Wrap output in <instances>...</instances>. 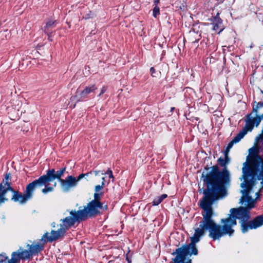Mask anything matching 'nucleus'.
<instances>
[{"mask_svg":"<svg viewBox=\"0 0 263 263\" xmlns=\"http://www.w3.org/2000/svg\"><path fill=\"white\" fill-rule=\"evenodd\" d=\"M218 165L204 166L201 176L203 185V196L200 202L213 205L215 201L227 196L231 175L228 170H220Z\"/></svg>","mask_w":263,"mask_h":263,"instance_id":"f257e3e1","label":"nucleus"},{"mask_svg":"<svg viewBox=\"0 0 263 263\" xmlns=\"http://www.w3.org/2000/svg\"><path fill=\"white\" fill-rule=\"evenodd\" d=\"M231 214L227 218H222L220 223L222 225L216 223L212 217V222L215 231L218 237V240L228 235L232 236L234 233V230L233 227L237 224L236 220L240 219V230L243 234L246 233L249 230L256 229L258 228L255 218L252 220H249L251 217L249 216L247 210L246 208H232L230 210Z\"/></svg>","mask_w":263,"mask_h":263,"instance_id":"f03ea898","label":"nucleus"},{"mask_svg":"<svg viewBox=\"0 0 263 263\" xmlns=\"http://www.w3.org/2000/svg\"><path fill=\"white\" fill-rule=\"evenodd\" d=\"M66 230L62 223L60 224V228L58 230H52L49 236L48 232L45 233L42 238L36 243L31 245L28 244V250H24L22 247L17 250L18 256L20 260H26L30 259L33 256L37 255L44 249L45 244L46 242H52L58 239H62L65 235Z\"/></svg>","mask_w":263,"mask_h":263,"instance_id":"7ed1b4c3","label":"nucleus"},{"mask_svg":"<svg viewBox=\"0 0 263 263\" xmlns=\"http://www.w3.org/2000/svg\"><path fill=\"white\" fill-rule=\"evenodd\" d=\"M103 203H97L93 201L89 202L83 209H80V206L78 211L72 210L70 211V216L60 220L62 224L66 231L73 227L76 222L80 223L85 221L88 218L96 217L101 214L100 210L103 209Z\"/></svg>","mask_w":263,"mask_h":263,"instance_id":"20e7f679","label":"nucleus"},{"mask_svg":"<svg viewBox=\"0 0 263 263\" xmlns=\"http://www.w3.org/2000/svg\"><path fill=\"white\" fill-rule=\"evenodd\" d=\"M199 206L204 211L202 213L203 218L199 223V228L195 229L194 235L191 238V243L196 244L198 242L206 231H209V237L213 240H218L212 222L214 214L212 205L199 201Z\"/></svg>","mask_w":263,"mask_h":263,"instance_id":"39448f33","label":"nucleus"},{"mask_svg":"<svg viewBox=\"0 0 263 263\" xmlns=\"http://www.w3.org/2000/svg\"><path fill=\"white\" fill-rule=\"evenodd\" d=\"M66 170V166L60 168L57 171H55L53 168V171H50L51 172H48V175L45 178V181L47 182L48 181L55 180L57 179L60 182L61 186L64 191H69L71 188L74 187L77 185L78 182L83 179L84 177V175L80 174L77 178L71 175H69L64 179L62 178V177Z\"/></svg>","mask_w":263,"mask_h":263,"instance_id":"423d86ee","label":"nucleus"},{"mask_svg":"<svg viewBox=\"0 0 263 263\" xmlns=\"http://www.w3.org/2000/svg\"><path fill=\"white\" fill-rule=\"evenodd\" d=\"M5 179L0 183V204L9 200L6 196L8 192L10 191L12 193L10 200L14 202H18L23 204L24 197V192L15 190L11 186L12 176L10 173H6L4 175Z\"/></svg>","mask_w":263,"mask_h":263,"instance_id":"0eeeda50","label":"nucleus"},{"mask_svg":"<svg viewBox=\"0 0 263 263\" xmlns=\"http://www.w3.org/2000/svg\"><path fill=\"white\" fill-rule=\"evenodd\" d=\"M53 170V168H49L46 171L45 174L41 176L38 179L33 180L26 185V189L24 191L23 204L26 203L27 201L32 198L34 191L37 189H40L44 186L45 187L42 190V192L44 194L53 191V187L49 185L50 183L54 180L48 181L47 182L45 181V178L48 175V172H51L50 171Z\"/></svg>","mask_w":263,"mask_h":263,"instance_id":"6e6552de","label":"nucleus"},{"mask_svg":"<svg viewBox=\"0 0 263 263\" xmlns=\"http://www.w3.org/2000/svg\"><path fill=\"white\" fill-rule=\"evenodd\" d=\"M26 100L22 97L17 96L12 99L10 101L11 106L7 107L8 114L10 115V118L12 119V117L14 115H18L19 112L22 114L26 112L25 107Z\"/></svg>","mask_w":263,"mask_h":263,"instance_id":"1a4fd4ad","label":"nucleus"},{"mask_svg":"<svg viewBox=\"0 0 263 263\" xmlns=\"http://www.w3.org/2000/svg\"><path fill=\"white\" fill-rule=\"evenodd\" d=\"M242 172L244 181L241 183V187L245 189L241 192L243 194H249L254 184L253 179L256 175H253V171L248 165L243 167Z\"/></svg>","mask_w":263,"mask_h":263,"instance_id":"9d476101","label":"nucleus"},{"mask_svg":"<svg viewBox=\"0 0 263 263\" xmlns=\"http://www.w3.org/2000/svg\"><path fill=\"white\" fill-rule=\"evenodd\" d=\"M247 165L253 171V175L263 177V158L256 154L252 155Z\"/></svg>","mask_w":263,"mask_h":263,"instance_id":"9b49d317","label":"nucleus"},{"mask_svg":"<svg viewBox=\"0 0 263 263\" xmlns=\"http://www.w3.org/2000/svg\"><path fill=\"white\" fill-rule=\"evenodd\" d=\"M98 89L96 84H90L87 86L81 91L77 90L73 98L77 100V102L84 101L88 98V96L91 93H94Z\"/></svg>","mask_w":263,"mask_h":263,"instance_id":"f8f14e48","label":"nucleus"},{"mask_svg":"<svg viewBox=\"0 0 263 263\" xmlns=\"http://www.w3.org/2000/svg\"><path fill=\"white\" fill-rule=\"evenodd\" d=\"M175 251L183 253L184 255L192 254L197 255L198 254V250L196 244L189 243L188 245H183L181 247L177 248Z\"/></svg>","mask_w":263,"mask_h":263,"instance_id":"ddd939ff","label":"nucleus"},{"mask_svg":"<svg viewBox=\"0 0 263 263\" xmlns=\"http://www.w3.org/2000/svg\"><path fill=\"white\" fill-rule=\"evenodd\" d=\"M17 251L13 252L11 255V258L9 259L6 253H2L0 254V263H10L12 260L13 261V263H20L21 260L19 256L17 255Z\"/></svg>","mask_w":263,"mask_h":263,"instance_id":"4468645a","label":"nucleus"},{"mask_svg":"<svg viewBox=\"0 0 263 263\" xmlns=\"http://www.w3.org/2000/svg\"><path fill=\"white\" fill-rule=\"evenodd\" d=\"M211 21L212 22L213 30L218 33H220L224 29L222 24L223 21L220 17L219 13H217L215 16L212 17L211 18Z\"/></svg>","mask_w":263,"mask_h":263,"instance_id":"2eb2a0df","label":"nucleus"},{"mask_svg":"<svg viewBox=\"0 0 263 263\" xmlns=\"http://www.w3.org/2000/svg\"><path fill=\"white\" fill-rule=\"evenodd\" d=\"M240 202L241 203L244 202H248L247 206H240L239 208H246L247 210L248 213H249V216L251 217L250 210L253 208L255 206L254 200L253 199L252 197L249 195V194H244L241 198Z\"/></svg>","mask_w":263,"mask_h":263,"instance_id":"dca6fc26","label":"nucleus"},{"mask_svg":"<svg viewBox=\"0 0 263 263\" xmlns=\"http://www.w3.org/2000/svg\"><path fill=\"white\" fill-rule=\"evenodd\" d=\"M245 132L243 131L241 133H238L237 135L233 139V140L229 143L228 144L226 149L224 151V154H227L229 155V153L230 149L232 147L234 144L238 143L240 141V140L243 138L245 136Z\"/></svg>","mask_w":263,"mask_h":263,"instance_id":"f3484780","label":"nucleus"},{"mask_svg":"<svg viewBox=\"0 0 263 263\" xmlns=\"http://www.w3.org/2000/svg\"><path fill=\"white\" fill-rule=\"evenodd\" d=\"M172 254H176V263H192L191 259L189 258L186 260V257L187 255H184L183 253L175 251Z\"/></svg>","mask_w":263,"mask_h":263,"instance_id":"a211bd4d","label":"nucleus"},{"mask_svg":"<svg viewBox=\"0 0 263 263\" xmlns=\"http://www.w3.org/2000/svg\"><path fill=\"white\" fill-rule=\"evenodd\" d=\"M251 114H249L247 116V119L246 120L245 127L243 128L241 130H240L239 133H241L243 131H245L246 133L245 134V135L246 134H247L248 131H251L253 129V128L254 126V123L253 122L252 120H251Z\"/></svg>","mask_w":263,"mask_h":263,"instance_id":"6ab92c4d","label":"nucleus"},{"mask_svg":"<svg viewBox=\"0 0 263 263\" xmlns=\"http://www.w3.org/2000/svg\"><path fill=\"white\" fill-rule=\"evenodd\" d=\"M188 40L192 43H197L200 39V34H198V32L194 30L190 31L188 35Z\"/></svg>","mask_w":263,"mask_h":263,"instance_id":"aec40b11","label":"nucleus"},{"mask_svg":"<svg viewBox=\"0 0 263 263\" xmlns=\"http://www.w3.org/2000/svg\"><path fill=\"white\" fill-rule=\"evenodd\" d=\"M57 24V21H49L46 23V25L42 28V29L43 31L51 30V28L55 27Z\"/></svg>","mask_w":263,"mask_h":263,"instance_id":"412c9836","label":"nucleus"},{"mask_svg":"<svg viewBox=\"0 0 263 263\" xmlns=\"http://www.w3.org/2000/svg\"><path fill=\"white\" fill-rule=\"evenodd\" d=\"M167 195L165 194H162L160 196L157 197L155 199H154L152 204L153 205L156 206L158 205L159 204H160L163 200L167 198Z\"/></svg>","mask_w":263,"mask_h":263,"instance_id":"4be33fe9","label":"nucleus"},{"mask_svg":"<svg viewBox=\"0 0 263 263\" xmlns=\"http://www.w3.org/2000/svg\"><path fill=\"white\" fill-rule=\"evenodd\" d=\"M251 120L254 123V125L257 126L260 123L261 120L263 119V114L260 115H256L255 118L251 117Z\"/></svg>","mask_w":263,"mask_h":263,"instance_id":"5701e85b","label":"nucleus"},{"mask_svg":"<svg viewBox=\"0 0 263 263\" xmlns=\"http://www.w3.org/2000/svg\"><path fill=\"white\" fill-rule=\"evenodd\" d=\"M103 194V192H101L100 193H95L93 195V199L91 200V201L102 203L101 201V196Z\"/></svg>","mask_w":263,"mask_h":263,"instance_id":"b1692460","label":"nucleus"},{"mask_svg":"<svg viewBox=\"0 0 263 263\" xmlns=\"http://www.w3.org/2000/svg\"><path fill=\"white\" fill-rule=\"evenodd\" d=\"M255 219L254 222H256L258 228L263 225V214L255 217Z\"/></svg>","mask_w":263,"mask_h":263,"instance_id":"393cba45","label":"nucleus"},{"mask_svg":"<svg viewBox=\"0 0 263 263\" xmlns=\"http://www.w3.org/2000/svg\"><path fill=\"white\" fill-rule=\"evenodd\" d=\"M218 164L222 167V168H226V170H228L227 168V164L225 162L224 159L222 157H220L218 159L217 161Z\"/></svg>","mask_w":263,"mask_h":263,"instance_id":"a878e982","label":"nucleus"},{"mask_svg":"<svg viewBox=\"0 0 263 263\" xmlns=\"http://www.w3.org/2000/svg\"><path fill=\"white\" fill-rule=\"evenodd\" d=\"M101 174L102 175H105V174H108L109 175V178L110 179H112V182H114V179H115V177L113 175V174H112V171L110 169V168H108L106 172H101Z\"/></svg>","mask_w":263,"mask_h":263,"instance_id":"bb28decb","label":"nucleus"},{"mask_svg":"<svg viewBox=\"0 0 263 263\" xmlns=\"http://www.w3.org/2000/svg\"><path fill=\"white\" fill-rule=\"evenodd\" d=\"M159 15H160V9L158 6L156 5L153 9V16L157 18Z\"/></svg>","mask_w":263,"mask_h":263,"instance_id":"cd10ccee","label":"nucleus"},{"mask_svg":"<svg viewBox=\"0 0 263 263\" xmlns=\"http://www.w3.org/2000/svg\"><path fill=\"white\" fill-rule=\"evenodd\" d=\"M96 14L92 12L91 11H89V12L86 13L84 16L83 18L85 20L92 18L96 16Z\"/></svg>","mask_w":263,"mask_h":263,"instance_id":"c85d7f7f","label":"nucleus"},{"mask_svg":"<svg viewBox=\"0 0 263 263\" xmlns=\"http://www.w3.org/2000/svg\"><path fill=\"white\" fill-rule=\"evenodd\" d=\"M263 107V102H259L257 103L255 107H253V111L257 113L258 109Z\"/></svg>","mask_w":263,"mask_h":263,"instance_id":"c756f323","label":"nucleus"},{"mask_svg":"<svg viewBox=\"0 0 263 263\" xmlns=\"http://www.w3.org/2000/svg\"><path fill=\"white\" fill-rule=\"evenodd\" d=\"M44 32H45V33L46 34H47L48 36V40L50 42H52V30H46V31H44Z\"/></svg>","mask_w":263,"mask_h":263,"instance_id":"7c9ffc66","label":"nucleus"},{"mask_svg":"<svg viewBox=\"0 0 263 263\" xmlns=\"http://www.w3.org/2000/svg\"><path fill=\"white\" fill-rule=\"evenodd\" d=\"M105 185V183H103V182H102L101 185H97L95 186V191L96 193H98L99 191H100L101 189H103V186H104Z\"/></svg>","mask_w":263,"mask_h":263,"instance_id":"2f4dec72","label":"nucleus"},{"mask_svg":"<svg viewBox=\"0 0 263 263\" xmlns=\"http://www.w3.org/2000/svg\"><path fill=\"white\" fill-rule=\"evenodd\" d=\"M82 174L84 175V178H85V179L88 181V179L87 178H90V177L92 175V171H90L89 172H88L87 173H85V174H83L82 173Z\"/></svg>","mask_w":263,"mask_h":263,"instance_id":"473e14b6","label":"nucleus"},{"mask_svg":"<svg viewBox=\"0 0 263 263\" xmlns=\"http://www.w3.org/2000/svg\"><path fill=\"white\" fill-rule=\"evenodd\" d=\"M224 158H223L225 162L226 163V164L228 165L230 161V159L229 157V156L228 154H224Z\"/></svg>","mask_w":263,"mask_h":263,"instance_id":"72a5a7b5","label":"nucleus"},{"mask_svg":"<svg viewBox=\"0 0 263 263\" xmlns=\"http://www.w3.org/2000/svg\"><path fill=\"white\" fill-rule=\"evenodd\" d=\"M150 72H151V75H152V77H157V76L155 74L156 73V70H155V69L153 67H151V69H150Z\"/></svg>","mask_w":263,"mask_h":263,"instance_id":"f704fd0d","label":"nucleus"},{"mask_svg":"<svg viewBox=\"0 0 263 263\" xmlns=\"http://www.w3.org/2000/svg\"><path fill=\"white\" fill-rule=\"evenodd\" d=\"M106 89H106V87H105V86H103V87L102 88V89H101V92H100V93H99V96H99V97H100V96H101V95H102L104 93H105V91H106Z\"/></svg>","mask_w":263,"mask_h":263,"instance_id":"c9c22d12","label":"nucleus"},{"mask_svg":"<svg viewBox=\"0 0 263 263\" xmlns=\"http://www.w3.org/2000/svg\"><path fill=\"white\" fill-rule=\"evenodd\" d=\"M101 172H103V171H93L92 174L93 173L95 176H99L100 174H101Z\"/></svg>","mask_w":263,"mask_h":263,"instance_id":"e433bc0d","label":"nucleus"},{"mask_svg":"<svg viewBox=\"0 0 263 263\" xmlns=\"http://www.w3.org/2000/svg\"><path fill=\"white\" fill-rule=\"evenodd\" d=\"M179 7L181 10H184L185 6L184 5H182V6H180Z\"/></svg>","mask_w":263,"mask_h":263,"instance_id":"4c0bfd02","label":"nucleus"},{"mask_svg":"<svg viewBox=\"0 0 263 263\" xmlns=\"http://www.w3.org/2000/svg\"><path fill=\"white\" fill-rule=\"evenodd\" d=\"M159 3V0H155L154 3L157 6V4Z\"/></svg>","mask_w":263,"mask_h":263,"instance_id":"58836bf2","label":"nucleus"},{"mask_svg":"<svg viewBox=\"0 0 263 263\" xmlns=\"http://www.w3.org/2000/svg\"><path fill=\"white\" fill-rule=\"evenodd\" d=\"M103 209H104L105 210H107V209H108L107 205H105L104 206H103Z\"/></svg>","mask_w":263,"mask_h":263,"instance_id":"ea45409f","label":"nucleus"},{"mask_svg":"<svg viewBox=\"0 0 263 263\" xmlns=\"http://www.w3.org/2000/svg\"><path fill=\"white\" fill-rule=\"evenodd\" d=\"M102 182H103V183H105V178L104 177H103L102 178Z\"/></svg>","mask_w":263,"mask_h":263,"instance_id":"a19ab883","label":"nucleus"},{"mask_svg":"<svg viewBox=\"0 0 263 263\" xmlns=\"http://www.w3.org/2000/svg\"><path fill=\"white\" fill-rule=\"evenodd\" d=\"M173 263H176V260H175V257L173 259Z\"/></svg>","mask_w":263,"mask_h":263,"instance_id":"79ce46f5","label":"nucleus"},{"mask_svg":"<svg viewBox=\"0 0 263 263\" xmlns=\"http://www.w3.org/2000/svg\"><path fill=\"white\" fill-rule=\"evenodd\" d=\"M126 259L128 260V263H130V261L129 260V259H128V258L127 257Z\"/></svg>","mask_w":263,"mask_h":263,"instance_id":"37998d69","label":"nucleus"},{"mask_svg":"<svg viewBox=\"0 0 263 263\" xmlns=\"http://www.w3.org/2000/svg\"><path fill=\"white\" fill-rule=\"evenodd\" d=\"M56 185H57V183H55L54 184V186H56Z\"/></svg>","mask_w":263,"mask_h":263,"instance_id":"c03bdc74","label":"nucleus"}]
</instances>
